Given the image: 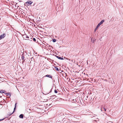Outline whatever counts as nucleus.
Wrapping results in <instances>:
<instances>
[{"mask_svg":"<svg viewBox=\"0 0 123 123\" xmlns=\"http://www.w3.org/2000/svg\"><path fill=\"white\" fill-rule=\"evenodd\" d=\"M51 92V89L50 90V91L49 92H45V93L44 94H48L49 93V92Z\"/></svg>","mask_w":123,"mask_h":123,"instance_id":"obj_10","label":"nucleus"},{"mask_svg":"<svg viewBox=\"0 0 123 123\" xmlns=\"http://www.w3.org/2000/svg\"><path fill=\"white\" fill-rule=\"evenodd\" d=\"M17 104V103H15V107H16V104Z\"/></svg>","mask_w":123,"mask_h":123,"instance_id":"obj_20","label":"nucleus"},{"mask_svg":"<svg viewBox=\"0 0 123 123\" xmlns=\"http://www.w3.org/2000/svg\"><path fill=\"white\" fill-rule=\"evenodd\" d=\"M55 69L56 70H57V71H59L58 68H57V67H55Z\"/></svg>","mask_w":123,"mask_h":123,"instance_id":"obj_13","label":"nucleus"},{"mask_svg":"<svg viewBox=\"0 0 123 123\" xmlns=\"http://www.w3.org/2000/svg\"><path fill=\"white\" fill-rule=\"evenodd\" d=\"M54 92H55V93H57V92H58L57 91V90H55Z\"/></svg>","mask_w":123,"mask_h":123,"instance_id":"obj_18","label":"nucleus"},{"mask_svg":"<svg viewBox=\"0 0 123 123\" xmlns=\"http://www.w3.org/2000/svg\"><path fill=\"white\" fill-rule=\"evenodd\" d=\"M55 95H53L51 96V98H53V97H55Z\"/></svg>","mask_w":123,"mask_h":123,"instance_id":"obj_17","label":"nucleus"},{"mask_svg":"<svg viewBox=\"0 0 123 123\" xmlns=\"http://www.w3.org/2000/svg\"><path fill=\"white\" fill-rule=\"evenodd\" d=\"M21 58H22V59L23 60H24V61L25 60H24V56L23 55V54L22 55V57H21Z\"/></svg>","mask_w":123,"mask_h":123,"instance_id":"obj_12","label":"nucleus"},{"mask_svg":"<svg viewBox=\"0 0 123 123\" xmlns=\"http://www.w3.org/2000/svg\"><path fill=\"white\" fill-rule=\"evenodd\" d=\"M33 2L31 1H28L26 2L25 3L26 4H27V5L29 6Z\"/></svg>","mask_w":123,"mask_h":123,"instance_id":"obj_2","label":"nucleus"},{"mask_svg":"<svg viewBox=\"0 0 123 123\" xmlns=\"http://www.w3.org/2000/svg\"><path fill=\"white\" fill-rule=\"evenodd\" d=\"M56 57L58 59H61V60H63V59L61 57H59L58 56H56Z\"/></svg>","mask_w":123,"mask_h":123,"instance_id":"obj_8","label":"nucleus"},{"mask_svg":"<svg viewBox=\"0 0 123 123\" xmlns=\"http://www.w3.org/2000/svg\"><path fill=\"white\" fill-rule=\"evenodd\" d=\"M4 119H0V121H2Z\"/></svg>","mask_w":123,"mask_h":123,"instance_id":"obj_19","label":"nucleus"},{"mask_svg":"<svg viewBox=\"0 0 123 123\" xmlns=\"http://www.w3.org/2000/svg\"><path fill=\"white\" fill-rule=\"evenodd\" d=\"M23 37L24 38H28L29 37L26 35H24L23 36Z\"/></svg>","mask_w":123,"mask_h":123,"instance_id":"obj_4","label":"nucleus"},{"mask_svg":"<svg viewBox=\"0 0 123 123\" xmlns=\"http://www.w3.org/2000/svg\"><path fill=\"white\" fill-rule=\"evenodd\" d=\"M52 41L53 42H55L56 41V40L55 39H53L52 40Z\"/></svg>","mask_w":123,"mask_h":123,"instance_id":"obj_15","label":"nucleus"},{"mask_svg":"<svg viewBox=\"0 0 123 123\" xmlns=\"http://www.w3.org/2000/svg\"><path fill=\"white\" fill-rule=\"evenodd\" d=\"M19 117L20 118H23V114H20L19 116Z\"/></svg>","mask_w":123,"mask_h":123,"instance_id":"obj_9","label":"nucleus"},{"mask_svg":"<svg viewBox=\"0 0 123 123\" xmlns=\"http://www.w3.org/2000/svg\"><path fill=\"white\" fill-rule=\"evenodd\" d=\"M34 58H31V61H32L34 60Z\"/></svg>","mask_w":123,"mask_h":123,"instance_id":"obj_16","label":"nucleus"},{"mask_svg":"<svg viewBox=\"0 0 123 123\" xmlns=\"http://www.w3.org/2000/svg\"><path fill=\"white\" fill-rule=\"evenodd\" d=\"M5 91L4 90H0V93H3Z\"/></svg>","mask_w":123,"mask_h":123,"instance_id":"obj_11","label":"nucleus"},{"mask_svg":"<svg viewBox=\"0 0 123 123\" xmlns=\"http://www.w3.org/2000/svg\"><path fill=\"white\" fill-rule=\"evenodd\" d=\"M45 76L50 78L51 79L52 78V76L50 75H47Z\"/></svg>","mask_w":123,"mask_h":123,"instance_id":"obj_6","label":"nucleus"},{"mask_svg":"<svg viewBox=\"0 0 123 123\" xmlns=\"http://www.w3.org/2000/svg\"><path fill=\"white\" fill-rule=\"evenodd\" d=\"M5 36V33H3L0 36V40L2 38L4 37Z\"/></svg>","mask_w":123,"mask_h":123,"instance_id":"obj_3","label":"nucleus"},{"mask_svg":"<svg viewBox=\"0 0 123 123\" xmlns=\"http://www.w3.org/2000/svg\"><path fill=\"white\" fill-rule=\"evenodd\" d=\"M101 110L102 111H106V109L104 107L101 108Z\"/></svg>","mask_w":123,"mask_h":123,"instance_id":"obj_7","label":"nucleus"},{"mask_svg":"<svg viewBox=\"0 0 123 123\" xmlns=\"http://www.w3.org/2000/svg\"><path fill=\"white\" fill-rule=\"evenodd\" d=\"M6 95L8 97H10L11 96V94L9 93H6Z\"/></svg>","mask_w":123,"mask_h":123,"instance_id":"obj_5","label":"nucleus"},{"mask_svg":"<svg viewBox=\"0 0 123 123\" xmlns=\"http://www.w3.org/2000/svg\"><path fill=\"white\" fill-rule=\"evenodd\" d=\"M104 22V20L101 21L98 25L96 28L95 30H97L103 23Z\"/></svg>","mask_w":123,"mask_h":123,"instance_id":"obj_1","label":"nucleus"},{"mask_svg":"<svg viewBox=\"0 0 123 123\" xmlns=\"http://www.w3.org/2000/svg\"><path fill=\"white\" fill-rule=\"evenodd\" d=\"M33 40L35 42H36V39L35 38H33Z\"/></svg>","mask_w":123,"mask_h":123,"instance_id":"obj_14","label":"nucleus"},{"mask_svg":"<svg viewBox=\"0 0 123 123\" xmlns=\"http://www.w3.org/2000/svg\"><path fill=\"white\" fill-rule=\"evenodd\" d=\"M16 107H15L14 108V110H15V109H16Z\"/></svg>","mask_w":123,"mask_h":123,"instance_id":"obj_21","label":"nucleus"}]
</instances>
